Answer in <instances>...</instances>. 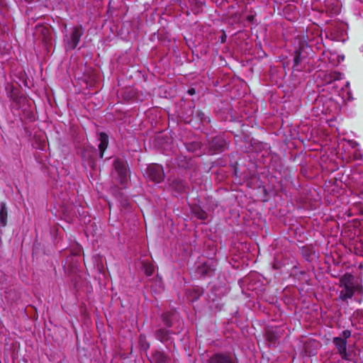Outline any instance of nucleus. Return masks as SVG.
<instances>
[{
  "label": "nucleus",
  "mask_w": 363,
  "mask_h": 363,
  "mask_svg": "<svg viewBox=\"0 0 363 363\" xmlns=\"http://www.w3.org/2000/svg\"><path fill=\"white\" fill-rule=\"evenodd\" d=\"M185 186V182L179 178L173 179L170 182V186L179 193L184 191Z\"/></svg>",
  "instance_id": "16"
},
{
  "label": "nucleus",
  "mask_w": 363,
  "mask_h": 363,
  "mask_svg": "<svg viewBox=\"0 0 363 363\" xmlns=\"http://www.w3.org/2000/svg\"><path fill=\"white\" fill-rule=\"evenodd\" d=\"M99 140V157L103 158L104 153L108 145V136L105 133H100Z\"/></svg>",
  "instance_id": "12"
},
{
  "label": "nucleus",
  "mask_w": 363,
  "mask_h": 363,
  "mask_svg": "<svg viewBox=\"0 0 363 363\" xmlns=\"http://www.w3.org/2000/svg\"><path fill=\"white\" fill-rule=\"evenodd\" d=\"M145 175L155 183H160L164 178L163 168L161 165L157 164H149L147 167Z\"/></svg>",
  "instance_id": "2"
},
{
  "label": "nucleus",
  "mask_w": 363,
  "mask_h": 363,
  "mask_svg": "<svg viewBox=\"0 0 363 363\" xmlns=\"http://www.w3.org/2000/svg\"><path fill=\"white\" fill-rule=\"evenodd\" d=\"M280 337L281 333L279 328H267L266 330V338L270 343L275 344Z\"/></svg>",
  "instance_id": "11"
},
{
  "label": "nucleus",
  "mask_w": 363,
  "mask_h": 363,
  "mask_svg": "<svg viewBox=\"0 0 363 363\" xmlns=\"http://www.w3.org/2000/svg\"><path fill=\"white\" fill-rule=\"evenodd\" d=\"M353 276L350 274L347 273L344 274L340 280V286L342 288L354 286L353 283Z\"/></svg>",
  "instance_id": "17"
},
{
  "label": "nucleus",
  "mask_w": 363,
  "mask_h": 363,
  "mask_svg": "<svg viewBox=\"0 0 363 363\" xmlns=\"http://www.w3.org/2000/svg\"><path fill=\"white\" fill-rule=\"evenodd\" d=\"M187 92H188V94H189V95H191V96H192V95H194V94H196V90H195V89H194V88H190V89L188 90V91H187Z\"/></svg>",
  "instance_id": "27"
},
{
  "label": "nucleus",
  "mask_w": 363,
  "mask_h": 363,
  "mask_svg": "<svg viewBox=\"0 0 363 363\" xmlns=\"http://www.w3.org/2000/svg\"><path fill=\"white\" fill-rule=\"evenodd\" d=\"M253 19H254V16H249L247 17V20H248L249 21H252Z\"/></svg>",
  "instance_id": "29"
},
{
  "label": "nucleus",
  "mask_w": 363,
  "mask_h": 363,
  "mask_svg": "<svg viewBox=\"0 0 363 363\" xmlns=\"http://www.w3.org/2000/svg\"><path fill=\"white\" fill-rule=\"evenodd\" d=\"M186 164H179V165L182 167H186Z\"/></svg>",
  "instance_id": "30"
},
{
  "label": "nucleus",
  "mask_w": 363,
  "mask_h": 363,
  "mask_svg": "<svg viewBox=\"0 0 363 363\" xmlns=\"http://www.w3.org/2000/svg\"><path fill=\"white\" fill-rule=\"evenodd\" d=\"M33 145L34 146V147L42 150L44 149L45 141L40 135L35 134L34 142H33Z\"/></svg>",
  "instance_id": "19"
},
{
  "label": "nucleus",
  "mask_w": 363,
  "mask_h": 363,
  "mask_svg": "<svg viewBox=\"0 0 363 363\" xmlns=\"http://www.w3.org/2000/svg\"><path fill=\"white\" fill-rule=\"evenodd\" d=\"M351 336V332L348 330H345L342 332L341 335L338 337L339 338H344L345 341Z\"/></svg>",
  "instance_id": "25"
},
{
  "label": "nucleus",
  "mask_w": 363,
  "mask_h": 363,
  "mask_svg": "<svg viewBox=\"0 0 363 363\" xmlns=\"http://www.w3.org/2000/svg\"><path fill=\"white\" fill-rule=\"evenodd\" d=\"M357 286H354L353 287H344L340 292L339 298L343 301H347L349 298H351L354 291L357 290Z\"/></svg>",
  "instance_id": "13"
},
{
  "label": "nucleus",
  "mask_w": 363,
  "mask_h": 363,
  "mask_svg": "<svg viewBox=\"0 0 363 363\" xmlns=\"http://www.w3.org/2000/svg\"><path fill=\"white\" fill-rule=\"evenodd\" d=\"M8 210L6 203H0V227H5L7 224Z\"/></svg>",
  "instance_id": "15"
},
{
  "label": "nucleus",
  "mask_w": 363,
  "mask_h": 363,
  "mask_svg": "<svg viewBox=\"0 0 363 363\" xmlns=\"http://www.w3.org/2000/svg\"><path fill=\"white\" fill-rule=\"evenodd\" d=\"M305 57L302 55L301 50H296L294 52V65L293 67L294 69L301 71V63L303 62Z\"/></svg>",
  "instance_id": "14"
},
{
  "label": "nucleus",
  "mask_w": 363,
  "mask_h": 363,
  "mask_svg": "<svg viewBox=\"0 0 363 363\" xmlns=\"http://www.w3.org/2000/svg\"><path fill=\"white\" fill-rule=\"evenodd\" d=\"M113 167L116 172L121 184H123L128 177L127 164L125 161L116 159L113 162Z\"/></svg>",
  "instance_id": "4"
},
{
  "label": "nucleus",
  "mask_w": 363,
  "mask_h": 363,
  "mask_svg": "<svg viewBox=\"0 0 363 363\" xmlns=\"http://www.w3.org/2000/svg\"><path fill=\"white\" fill-rule=\"evenodd\" d=\"M355 248H356V250H357L359 249L358 244H357V245H356Z\"/></svg>",
  "instance_id": "31"
},
{
  "label": "nucleus",
  "mask_w": 363,
  "mask_h": 363,
  "mask_svg": "<svg viewBox=\"0 0 363 363\" xmlns=\"http://www.w3.org/2000/svg\"><path fill=\"white\" fill-rule=\"evenodd\" d=\"M172 334H174L172 331L164 328H157L154 331V335L156 339L164 344L174 343V340L172 337Z\"/></svg>",
  "instance_id": "6"
},
{
  "label": "nucleus",
  "mask_w": 363,
  "mask_h": 363,
  "mask_svg": "<svg viewBox=\"0 0 363 363\" xmlns=\"http://www.w3.org/2000/svg\"><path fill=\"white\" fill-rule=\"evenodd\" d=\"M45 29V28L42 25L37 26L35 28L36 34H38V33L41 34V40L43 42H44L45 40V35L44 34Z\"/></svg>",
  "instance_id": "24"
},
{
  "label": "nucleus",
  "mask_w": 363,
  "mask_h": 363,
  "mask_svg": "<svg viewBox=\"0 0 363 363\" xmlns=\"http://www.w3.org/2000/svg\"><path fill=\"white\" fill-rule=\"evenodd\" d=\"M40 72H43V67H42V65H40Z\"/></svg>",
  "instance_id": "32"
},
{
  "label": "nucleus",
  "mask_w": 363,
  "mask_h": 363,
  "mask_svg": "<svg viewBox=\"0 0 363 363\" xmlns=\"http://www.w3.org/2000/svg\"><path fill=\"white\" fill-rule=\"evenodd\" d=\"M197 273L201 276H211L215 271L213 261L205 262L197 267Z\"/></svg>",
  "instance_id": "9"
},
{
  "label": "nucleus",
  "mask_w": 363,
  "mask_h": 363,
  "mask_svg": "<svg viewBox=\"0 0 363 363\" xmlns=\"http://www.w3.org/2000/svg\"><path fill=\"white\" fill-rule=\"evenodd\" d=\"M143 269L147 276H151L154 272L155 267L154 265L150 262L143 261Z\"/></svg>",
  "instance_id": "20"
},
{
  "label": "nucleus",
  "mask_w": 363,
  "mask_h": 363,
  "mask_svg": "<svg viewBox=\"0 0 363 363\" xmlns=\"http://www.w3.org/2000/svg\"><path fill=\"white\" fill-rule=\"evenodd\" d=\"M360 255H362L363 257V253H360Z\"/></svg>",
  "instance_id": "33"
},
{
  "label": "nucleus",
  "mask_w": 363,
  "mask_h": 363,
  "mask_svg": "<svg viewBox=\"0 0 363 363\" xmlns=\"http://www.w3.org/2000/svg\"><path fill=\"white\" fill-rule=\"evenodd\" d=\"M198 116L200 118L201 121H206V118L204 117V113H202V112H198Z\"/></svg>",
  "instance_id": "26"
},
{
  "label": "nucleus",
  "mask_w": 363,
  "mask_h": 363,
  "mask_svg": "<svg viewBox=\"0 0 363 363\" xmlns=\"http://www.w3.org/2000/svg\"><path fill=\"white\" fill-rule=\"evenodd\" d=\"M208 363H235L230 354L216 353L208 359Z\"/></svg>",
  "instance_id": "8"
},
{
  "label": "nucleus",
  "mask_w": 363,
  "mask_h": 363,
  "mask_svg": "<svg viewBox=\"0 0 363 363\" xmlns=\"http://www.w3.org/2000/svg\"><path fill=\"white\" fill-rule=\"evenodd\" d=\"M186 150L189 152L196 153L201 147V145L199 142H191L186 144Z\"/></svg>",
  "instance_id": "21"
},
{
  "label": "nucleus",
  "mask_w": 363,
  "mask_h": 363,
  "mask_svg": "<svg viewBox=\"0 0 363 363\" xmlns=\"http://www.w3.org/2000/svg\"><path fill=\"white\" fill-rule=\"evenodd\" d=\"M226 142L222 136H216L213 138L208 145L209 152L211 154H216L225 150Z\"/></svg>",
  "instance_id": "5"
},
{
  "label": "nucleus",
  "mask_w": 363,
  "mask_h": 363,
  "mask_svg": "<svg viewBox=\"0 0 363 363\" xmlns=\"http://www.w3.org/2000/svg\"><path fill=\"white\" fill-rule=\"evenodd\" d=\"M151 360L155 363H169L171 358L163 351L155 350L152 354Z\"/></svg>",
  "instance_id": "10"
},
{
  "label": "nucleus",
  "mask_w": 363,
  "mask_h": 363,
  "mask_svg": "<svg viewBox=\"0 0 363 363\" xmlns=\"http://www.w3.org/2000/svg\"><path fill=\"white\" fill-rule=\"evenodd\" d=\"M161 319L164 325L167 328L172 326V315L169 313H164L162 315Z\"/></svg>",
  "instance_id": "23"
},
{
  "label": "nucleus",
  "mask_w": 363,
  "mask_h": 363,
  "mask_svg": "<svg viewBox=\"0 0 363 363\" xmlns=\"http://www.w3.org/2000/svg\"><path fill=\"white\" fill-rule=\"evenodd\" d=\"M193 213L199 219L206 220L207 218V213L199 206L193 208Z\"/></svg>",
  "instance_id": "22"
},
{
  "label": "nucleus",
  "mask_w": 363,
  "mask_h": 363,
  "mask_svg": "<svg viewBox=\"0 0 363 363\" xmlns=\"http://www.w3.org/2000/svg\"><path fill=\"white\" fill-rule=\"evenodd\" d=\"M83 35L82 26L74 27L69 35L66 36L65 48L67 50H74L77 46L79 40Z\"/></svg>",
  "instance_id": "3"
},
{
  "label": "nucleus",
  "mask_w": 363,
  "mask_h": 363,
  "mask_svg": "<svg viewBox=\"0 0 363 363\" xmlns=\"http://www.w3.org/2000/svg\"><path fill=\"white\" fill-rule=\"evenodd\" d=\"M226 40V35L223 33V35L220 36V42L222 43H225Z\"/></svg>",
  "instance_id": "28"
},
{
  "label": "nucleus",
  "mask_w": 363,
  "mask_h": 363,
  "mask_svg": "<svg viewBox=\"0 0 363 363\" xmlns=\"http://www.w3.org/2000/svg\"><path fill=\"white\" fill-rule=\"evenodd\" d=\"M17 78L19 80V82H16L17 84L21 82L26 87H30L33 86L32 82L28 79L26 73L24 71H20L17 74Z\"/></svg>",
  "instance_id": "18"
},
{
  "label": "nucleus",
  "mask_w": 363,
  "mask_h": 363,
  "mask_svg": "<svg viewBox=\"0 0 363 363\" xmlns=\"http://www.w3.org/2000/svg\"><path fill=\"white\" fill-rule=\"evenodd\" d=\"M333 343L337 349V352L340 357L345 360L351 359L350 352L347 351V341L344 338H339L338 337L333 338Z\"/></svg>",
  "instance_id": "7"
},
{
  "label": "nucleus",
  "mask_w": 363,
  "mask_h": 363,
  "mask_svg": "<svg viewBox=\"0 0 363 363\" xmlns=\"http://www.w3.org/2000/svg\"><path fill=\"white\" fill-rule=\"evenodd\" d=\"M8 96L12 100L13 108L21 111L19 115L21 118L33 121L35 114L33 113V102L26 96L21 94L18 88L13 84H8L6 86Z\"/></svg>",
  "instance_id": "1"
}]
</instances>
